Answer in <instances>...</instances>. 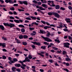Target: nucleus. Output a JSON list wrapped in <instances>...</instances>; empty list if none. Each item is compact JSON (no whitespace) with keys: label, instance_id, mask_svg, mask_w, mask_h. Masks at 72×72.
I'll return each instance as SVG.
<instances>
[{"label":"nucleus","instance_id":"nucleus-1","mask_svg":"<svg viewBox=\"0 0 72 72\" xmlns=\"http://www.w3.org/2000/svg\"><path fill=\"white\" fill-rule=\"evenodd\" d=\"M41 37L42 38H43V39H44L45 41H46L47 42H52V40L49 39V38L46 37H45L43 36H41Z\"/></svg>","mask_w":72,"mask_h":72},{"label":"nucleus","instance_id":"nucleus-2","mask_svg":"<svg viewBox=\"0 0 72 72\" xmlns=\"http://www.w3.org/2000/svg\"><path fill=\"white\" fill-rule=\"evenodd\" d=\"M19 62H20L21 64H22V66H20L21 68L23 69V70H24L25 69V66H26V65L23 64V62L21 61H19Z\"/></svg>","mask_w":72,"mask_h":72},{"label":"nucleus","instance_id":"nucleus-3","mask_svg":"<svg viewBox=\"0 0 72 72\" xmlns=\"http://www.w3.org/2000/svg\"><path fill=\"white\" fill-rule=\"evenodd\" d=\"M64 47H66V48H69V45L70 44L69 43H64Z\"/></svg>","mask_w":72,"mask_h":72},{"label":"nucleus","instance_id":"nucleus-4","mask_svg":"<svg viewBox=\"0 0 72 72\" xmlns=\"http://www.w3.org/2000/svg\"><path fill=\"white\" fill-rule=\"evenodd\" d=\"M53 15H54L55 17H56V18H60V15H59L57 13L54 12Z\"/></svg>","mask_w":72,"mask_h":72},{"label":"nucleus","instance_id":"nucleus-5","mask_svg":"<svg viewBox=\"0 0 72 72\" xmlns=\"http://www.w3.org/2000/svg\"><path fill=\"white\" fill-rule=\"evenodd\" d=\"M48 3H52L51 4L52 5H50V6L51 7L52 6H55V5L54 4V2H53V1H48Z\"/></svg>","mask_w":72,"mask_h":72},{"label":"nucleus","instance_id":"nucleus-6","mask_svg":"<svg viewBox=\"0 0 72 72\" xmlns=\"http://www.w3.org/2000/svg\"><path fill=\"white\" fill-rule=\"evenodd\" d=\"M40 53H38V55H40V56H41V57H44V56L42 54H44V52L42 51H40Z\"/></svg>","mask_w":72,"mask_h":72},{"label":"nucleus","instance_id":"nucleus-7","mask_svg":"<svg viewBox=\"0 0 72 72\" xmlns=\"http://www.w3.org/2000/svg\"><path fill=\"white\" fill-rule=\"evenodd\" d=\"M5 2L8 3H13L12 2V0H5Z\"/></svg>","mask_w":72,"mask_h":72},{"label":"nucleus","instance_id":"nucleus-8","mask_svg":"<svg viewBox=\"0 0 72 72\" xmlns=\"http://www.w3.org/2000/svg\"><path fill=\"white\" fill-rule=\"evenodd\" d=\"M14 26H15L14 24L10 23L9 24V27H10L11 28H12V27H14Z\"/></svg>","mask_w":72,"mask_h":72},{"label":"nucleus","instance_id":"nucleus-9","mask_svg":"<svg viewBox=\"0 0 72 72\" xmlns=\"http://www.w3.org/2000/svg\"><path fill=\"white\" fill-rule=\"evenodd\" d=\"M66 21V22H67V23H71V21L70 20L71 19L69 18L68 19H65Z\"/></svg>","mask_w":72,"mask_h":72},{"label":"nucleus","instance_id":"nucleus-10","mask_svg":"<svg viewBox=\"0 0 72 72\" xmlns=\"http://www.w3.org/2000/svg\"><path fill=\"white\" fill-rule=\"evenodd\" d=\"M0 28L2 30H5V28H4V26L2 25H0Z\"/></svg>","mask_w":72,"mask_h":72},{"label":"nucleus","instance_id":"nucleus-11","mask_svg":"<svg viewBox=\"0 0 72 72\" xmlns=\"http://www.w3.org/2000/svg\"><path fill=\"white\" fill-rule=\"evenodd\" d=\"M54 12H50L48 13V14L49 15H51V16L52 15H54Z\"/></svg>","mask_w":72,"mask_h":72},{"label":"nucleus","instance_id":"nucleus-12","mask_svg":"<svg viewBox=\"0 0 72 72\" xmlns=\"http://www.w3.org/2000/svg\"><path fill=\"white\" fill-rule=\"evenodd\" d=\"M42 6H43V7H44V8H48V6L47 5L45 4H42Z\"/></svg>","mask_w":72,"mask_h":72},{"label":"nucleus","instance_id":"nucleus-13","mask_svg":"<svg viewBox=\"0 0 72 72\" xmlns=\"http://www.w3.org/2000/svg\"><path fill=\"white\" fill-rule=\"evenodd\" d=\"M25 59L26 62H30V60L28 59V57H26Z\"/></svg>","mask_w":72,"mask_h":72},{"label":"nucleus","instance_id":"nucleus-14","mask_svg":"<svg viewBox=\"0 0 72 72\" xmlns=\"http://www.w3.org/2000/svg\"><path fill=\"white\" fill-rule=\"evenodd\" d=\"M12 69L13 72H15L16 71L15 70L16 69V68L13 67L12 68Z\"/></svg>","mask_w":72,"mask_h":72},{"label":"nucleus","instance_id":"nucleus-15","mask_svg":"<svg viewBox=\"0 0 72 72\" xmlns=\"http://www.w3.org/2000/svg\"><path fill=\"white\" fill-rule=\"evenodd\" d=\"M0 46H2L3 48H5V43H0Z\"/></svg>","mask_w":72,"mask_h":72},{"label":"nucleus","instance_id":"nucleus-16","mask_svg":"<svg viewBox=\"0 0 72 72\" xmlns=\"http://www.w3.org/2000/svg\"><path fill=\"white\" fill-rule=\"evenodd\" d=\"M15 67H21V64H15Z\"/></svg>","mask_w":72,"mask_h":72},{"label":"nucleus","instance_id":"nucleus-17","mask_svg":"<svg viewBox=\"0 0 72 72\" xmlns=\"http://www.w3.org/2000/svg\"><path fill=\"white\" fill-rule=\"evenodd\" d=\"M55 7L56 9H59V8H60V6L59 5H56Z\"/></svg>","mask_w":72,"mask_h":72},{"label":"nucleus","instance_id":"nucleus-18","mask_svg":"<svg viewBox=\"0 0 72 72\" xmlns=\"http://www.w3.org/2000/svg\"><path fill=\"white\" fill-rule=\"evenodd\" d=\"M33 24H35L36 26H38V25H39V23H37L36 22H32V26H33Z\"/></svg>","mask_w":72,"mask_h":72},{"label":"nucleus","instance_id":"nucleus-19","mask_svg":"<svg viewBox=\"0 0 72 72\" xmlns=\"http://www.w3.org/2000/svg\"><path fill=\"white\" fill-rule=\"evenodd\" d=\"M3 24L5 26H8L9 27V24L8 23H4Z\"/></svg>","mask_w":72,"mask_h":72},{"label":"nucleus","instance_id":"nucleus-20","mask_svg":"<svg viewBox=\"0 0 72 72\" xmlns=\"http://www.w3.org/2000/svg\"><path fill=\"white\" fill-rule=\"evenodd\" d=\"M14 21L16 23H20V21H19V20H14Z\"/></svg>","mask_w":72,"mask_h":72},{"label":"nucleus","instance_id":"nucleus-21","mask_svg":"<svg viewBox=\"0 0 72 72\" xmlns=\"http://www.w3.org/2000/svg\"><path fill=\"white\" fill-rule=\"evenodd\" d=\"M40 33L42 34H44V33H45V32L44 31H43L41 30H40Z\"/></svg>","mask_w":72,"mask_h":72},{"label":"nucleus","instance_id":"nucleus-22","mask_svg":"<svg viewBox=\"0 0 72 72\" xmlns=\"http://www.w3.org/2000/svg\"><path fill=\"white\" fill-rule=\"evenodd\" d=\"M19 38L20 39H22L23 38V36L22 35H20L19 36Z\"/></svg>","mask_w":72,"mask_h":72},{"label":"nucleus","instance_id":"nucleus-23","mask_svg":"<svg viewBox=\"0 0 72 72\" xmlns=\"http://www.w3.org/2000/svg\"><path fill=\"white\" fill-rule=\"evenodd\" d=\"M39 9L41 10H45V9L44 8L41 6H40Z\"/></svg>","mask_w":72,"mask_h":72},{"label":"nucleus","instance_id":"nucleus-24","mask_svg":"<svg viewBox=\"0 0 72 72\" xmlns=\"http://www.w3.org/2000/svg\"><path fill=\"white\" fill-rule=\"evenodd\" d=\"M37 10L38 12H40L41 13V14H44V13L43 12H42V11H41V10H40L39 9H38Z\"/></svg>","mask_w":72,"mask_h":72},{"label":"nucleus","instance_id":"nucleus-25","mask_svg":"<svg viewBox=\"0 0 72 72\" xmlns=\"http://www.w3.org/2000/svg\"><path fill=\"white\" fill-rule=\"evenodd\" d=\"M23 4H25L27 5L28 4V3H27V1H23Z\"/></svg>","mask_w":72,"mask_h":72},{"label":"nucleus","instance_id":"nucleus-26","mask_svg":"<svg viewBox=\"0 0 72 72\" xmlns=\"http://www.w3.org/2000/svg\"><path fill=\"white\" fill-rule=\"evenodd\" d=\"M19 27H21L22 28H24V26L22 24L19 25Z\"/></svg>","mask_w":72,"mask_h":72},{"label":"nucleus","instance_id":"nucleus-27","mask_svg":"<svg viewBox=\"0 0 72 72\" xmlns=\"http://www.w3.org/2000/svg\"><path fill=\"white\" fill-rule=\"evenodd\" d=\"M21 31L22 32H25V30L24 28L21 29Z\"/></svg>","mask_w":72,"mask_h":72},{"label":"nucleus","instance_id":"nucleus-28","mask_svg":"<svg viewBox=\"0 0 72 72\" xmlns=\"http://www.w3.org/2000/svg\"><path fill=\"white\" fill-rule=\"evenodd\" d=\"M44 45H49V43H48L46 42H44Z\"/></svg>","mask_w":72,"mask_h":72},{"label":"nucleus","instance_id":"nucleus-29","mask_svg":"<svg viewBox=\"0 0 72 72\" xmlns=\"http://www.w3.org/2000/svg\"><path fill=\"white\" fill-rule=\"evenodd\" d=\"M67 54V52H66V51H64L62 52V54L63 55H64V54Z\"/></svg>","mask_w":72,"mask_h":72},{"label":"nucleus","instance_id":"nucleus-30","mask_svg":"<svg viewBox=\"0 0 72 72\" xmlns=\"http://www.w3.org/2000/svg\"><path fill=\"white\" fill-rule=\"evenodd\" d=\"M60 24L59 25V27H60V28H62L63 27V24H62V23L60 22Z\"/></svg>","mask_w":72,"mask_h":72},{"label":"nucleus","instance_id":"nucleus-31","mask_svg":"<svg viewBox=\"0 0 72 72\" xmlns=\"http://www.w3.org/2000/svg\"><path fill=\"white\" fill-rule=\"evenodd\" d=\"M66 61H70L71 59L69 58H66L65 59Z\"/></svg>","mask_w":72,"mask_h":72},{"label":"nucleus","instance_id":"nucleus-32","mask_svg":"<svg viewBox=\"0 0 72 72\" xmlns=\"http://www.w3.org/2000/svg\"><path fill=\"white\" fill-rule=\"evenodd\" d=\"M18 2L19 3V4H23V1H19Z\"/></svg>","mask_w":72,"mask_h":72},{"label":"nucleus","instance_id":"nucleus-33","mask_svg":"<svg viewBox=\"0 0 72 72\" xmlns=\"http://www.w3.org/2000/svg\"><path fill=\"white\" fill-rule=\"evenodd\" d=\"M30 18H31L33 19H36V17H33L32 16H31Z\"/></svg>","mask_w":72,"mask_h":72},{"label":"nucleus","instance_id":"nucleus-34","mask_svg":"<svg viewBox=\"0 0 72 72\" xmlns=\"http://www.w3.org/2000/svg\"><path fill=\"white\" fill-rule=\"evenodd\" d=\"M23 37L24 39H27L28 38V36L26 35H24Z\"/></svg>","mask_w":72,"mask_h":72},{"label":"nucleus","instance_id":"nucleus-35","mask_svg":"<svg viewBox=\"0 0 72 72\" xmlns=\"http://www.w3.org/2000/svg\"><path fill=\"white\" fill-rule=\"evenodd\" d=\"M28 57L29 59H31L32 58V57L31 55H29L28 56Z\"/></svg>","mask_w":72,"mask_h":72},{"label":"nucleus","instance_id":"nucleus-36","mask_svg":"<svg viewBox=\"0 0 72 72\" xmlns=\"http://www.w3.org/2000/svg\"><path fill=\"white\" fill-rule=\"evenodd\" d=\"M22 44L23 45H27V43L26 42H22Z\"/></svg>","mask_w":72,"mask_h":72},{"label":"nucleus","instance_id":"nucleus-37","mask_svg":"<svg viewBox=\"0 0 72 72\" xmlns=\"http://www.w3.org/2000/svg\"><path fill=\"white\" fill-rule=\"evenodd\" d=\"M60 9L62 10H65V8L62 7H61L60 8Z\"/></svg>","mask_w":72,"mask_h":72},{"label":"nucleus","instance_id":"nucleus-38","mask_svg":"<svg viewBox=\"0 0 72 72\" xmlns=\"http://www.w3.org/2000/svg\"><path fill=\"white\" fill-rule=\"evenodd\" d=\"M32 2L33 3H34L35 4H37V1L35 0L33 1Z\"/></svg>","mask_w":72,"mask_h":72},{"label":"nucleus","instance_id":"nucleus-39","mask_svg":"<svg viewBox=\"0 0 72 72\" xmlns=\"http://www.w3.org/2000/svg\"><path fill=\"white\" fill-rule=\"evenodd\" d=\"M2 57H3V59H6V57L5 56H3Z\"/></svg>","mask_w":72,"mask_h":72},{"label":"nucleus","instance_id":"nucleus-40","mask_svg":"<svg viewBox=\"0 0 72 72\" xmlns=\"http://www.w3.org/2000/svg\"><path fill=\"white\" fill-rule=\"evenodd\" d=\"M10 10H12L13 11H14V10L15 9L14 7H11L10 8Z\"/></svg>","mask_w":72,"mask_h":72},{"label":"nucleus","instance_id":"nucleus-41","mask_svg":"<svg viewBox=\"0 0 72 72\" xmlns=\"http://www.w3.org/2000/svg\"><path fill=\"white\" fill-rule=\"evenodd\" d=\"M50 35V32H48L47 33V34H46V36H47V37H49Z\"/></svg>","mask_w":72,"mask_h":72},{"label":"nucleus","instance_id":"nucleus-42","mask_svg":"<svg viewBox=\"0 0 72 72\" xmlns=\"http://www.w3.org/2000/svg\"><path fill=\"white\" fill-rule=\"evenodd\" d=\"M32 42V43H33L34 45H37V42Z\"/></svg>","mask_w":72,"mask_h":72},{"label":"nucleus","instance_id":"nucleus-43","mask_svg":"<svg viewBox=\"0 0 72 72\" xmlns=\"http://www.w3.org/2000/svg\"><path fill=\"white\" fill-rule=\"evenodd\" d=\"M10 18L11 19H14V17H13V16L10 17Z\"/></svg>","mask_w":72,"mask_h":72},{"label":"nucleus","instance_id":"nucleus-44","mask_svg":"<svg viewBox=\"0 0 72 72\" xmlns=\"http://www.w3.org/2000/svg\"><path fill=\"white\" fill-rule=\"evenodd\" d=\"M49 62H50V63H53V60H49Z\"/></svg>","mask_w":72,"mask_h":72},{"label":"nucleus","instance_id":"nucleus-45","mask_svg":"<svg viewBox=\"0 0 72 72\" xmlns=\"http://www.w3.org/2000/svg\"><path fill=\"white\" fill-rule=\"evenodd\" d=\"M41 49H45V46H42L41 47Z\"/></svg>","mask_w":72,"mask_h":72},{"label":"nucleus","instance_id":"nucleus-46","mask_svg":"<svg viewBox=\"0 0 72 72\" xmlns=\"http://www.w3.org/2000/svg\"><path fill=\"white\" fill-rule=\"evenodd\" d=\"M64 70V71H66V72H69V70H68L67 69H64V68L63 69Z\"/></svg>","mask_w":72,"mask_h":72},{"label":"nucleus","instance_id":"nucleus-47","mask_svg":"<svg viewBox=\"0 0 72 72\" xmlns=\"http://www.w3.org/2000/svg\"><path fill=\"white\" fill-rule=\"evenodd\" d=\"M68 39L69 40H72V37H71V36H68Z\"/></svg>","mask_w":72,"mask_h":72},{"label":"nucleus","instance_id":"nucleus-48","mask_svg":"<svg viewBox=\"0 0 72 72\" xmlns=\"http://www.w3.org/2000/svg\"><path fill=\"white\" fill-rule=\"evenodd\" d=\"M26 19L27 20H31V19L28 17H26Z\"/></svg>","mask_w":72,"mask_h":72},{"label":"nucleus","instance_id":"nucleus-49","mask_svg":"<svg viewBox=\"0 0 72 72\" xmlns=\"http://www.w3.org/2000/svg\"><path fill=\"white\" fill-rule=\"evenodd\" d=\"M17 42L18 44H19L20 43V41L19 40H18V39H16Z\"/></svg>","mask_w":72,"mask_h":72},{"label":"nucleus","instance_id":"nucleus-50","mask_svg":"<svg viewBox=\"0 0 72 72\" xmlns=\"http://www.w3.org/2000/svg\"><path fill=\"white\" fill-rule=\"evenodd\" d=\"M68 8H69V9L70 10H72V8L71 6H69L68 7Z\"/></svg>","mask_w":72,"mask_h":72},{"label":"nucleus","instance_id":"nucleus-51","mask_svg":"<svg viewBox=\"0 0 72 72\" xmlns=\"http://www.w3.org/2000/svg\"><path fill=\"white\" fill-rule=\"evenodd\" d=\"M53 49L54 50H58V49L57 48H55V47H53Z\"/></svg>","mask_w":72,"mask_h":72},{"label":"nucleus","instance_id":"nucleus-52","mask_svg":"<svg viewBox=\"0 0 72 72\" xmlns=\"http://www.w3.org/2000/svg\"><path fill=\"white\" fill-rule=\"evenodd\" d=\"M13 13H14V15H17V12H16L14 11Z\"/></svg>","mask_w":72,"mask_h":72},{"label":"nucleus","instance_id":"nucleus-53","mask_svg":"<svg viewBox=\"0 0 72 72\" xmlns=\"http://www.w3.org/2000/svg\"><path fill=\"white\" fill-rule=\"evenodd\" d=\"M14 6H18V4H15L14 5Z\"/></svg>","mask_w":72,"mask_h":72},{"label":"nucleus","instance_id":"nucleus-54","mask_svg":"<svg viewBox=\"0 0 72 72\" xmlns=\"http://www.w3.org/2000/svg\"><path fill=\"white\" fill-rule=\"evenodd\" d=\"M41 23H43V24H45V23H46L44 21H41Z\"/></svg>","mask_w":72,"mask_h":72},{"label":"nucleus","instance_id":"nucleus-55","mask_svg":"<svg viewBox=\"0 0 72 72\" xmlns=\"http://www.w3.org/2000/svg\"><path fill=\"white\" fill-rule=\"evenodd\" d=\"M16 71H17V72H21V69H16Z\"/></svg>","mask_w":72,"mask_h":72},{"label":"nucleus","instance_id":"nucleus-56","mask_svg":"<svg viewBox=\"0 0 72 72\" xmlns=\"http://www.w3.org/2000/svg\"><path fill=\"white\" fill-rule=\"evenodd\" d=\"M32 47L33 49H35V46L34 45H32L31 46Z\"/></svg>","mask_w":72,"mask_h":72},{"label":"nucleus","instance_id":"nucleus-57","mask_svg":"<svg viewBox=\"0 0 72 72\" xmlns=\"http://www.w3.org/2000/svg\"><path fill=\"white\" fill-rule=\"evenodd\" d=\"M36 45H38V46H40V45L41 44H40V43L39 42H37Z\"/></svg>","mask_w":72,"mask_h":72},{"label":"nucleus","instance_id":"nucleus-58","mask_svg":"<svg viewBox=\"0 0 72 72\" xmlns=\"http://www.w3.org/2000/svg\"><path fill=\"white\" fill-rule=\"evenodd\" d=\"M64 31H65V32H67L68 31V30L67 29H64Z\"/></svg>","mask_w":72,"mask_h":72},{"label":"nucleus","instance_id":"nucleus-59","mask_svg":"<svg viewBox=\"0 0 72 72\" xmlns=\"http://www.w3.org/2000/svg\"><path fill=\"white\" fill-rule=\"evenodd\" d=\"M48 28V26H46L44 27V29H45L46 30H47V28Z\"/></svg>","mask_w":72,"mask_h":72},{"label":"nucleus","instance_id":"nucleus-60","mask_svg":"<svg viewBox=\"0 0 72 72\" xmlns=\"http://www.w3.org/2000/svg\"><path fill=\"white\" fill-rule=\"evenodd\" d=\"M2 39L4 40H6L7 39L6 38L4 37H2Z\"/></svg>","mask_w":72,"mask_h":72},{"label":"nucleus","instance_id":"nucleus-61","mask_svg":"<svg viewBox=\"0 0 72 72\" xmlns=\"http://www.w3.org/2000/svg\"><path fill=\"white\" fill-rule=\"evenodd\" d=\"M38 27H42L43 28V27H44V25H39Z\"/></svg>","mask_w":72,"mask_h":72},{"label":"nucleus","instance_id":"nucleus-62","mask_svg":"<svg viewBox=\"0 0 72 72\" xmlns=\"http://www.w3.org/2000/svg\"><path fill=\"white\" fill-rule=\"evenodd\" d=\"M13 60L14 62H17V60L16 58H14L13 59Z\"/></svg>","mask_w":72,"mask_h":72},{"label":"nucleus","instance_id":"nucleus-63","mask_svg":"<svg viewBox=\"0 0 72 72\" xmlns=\"http://www.w3.org/2000/svg\"><path fill=\"white\" fill-rule=\"evenodd\" d=\"M40 72H44V70L42 69H40Z\"/></svg>","mask_w":72,"mask_h":72},{"label":"nucleus","instance_id":"nucleus-64","mask_svg":"<svg viewBox=\"0 0 72 72\" xmlns=\"http://www.w3.org/2000/svg\"><path fill=\"white\" fill-rule=\"evenodd\" d=\"M68 37V36H64V39H67Z\"/></svg>","mask_w":72,"mask_h":72}]
</instances>
